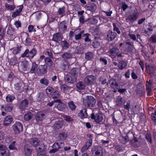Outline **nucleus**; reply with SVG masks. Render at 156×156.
Masks as SVG:
<instances>
[{
  "mask_svg": "<svg viewBox=\"0 0 156 156\" xmlns=\"http://www.w3.org/2000/svg\"><path fill=\"white\" fill-rule=\"evenodd\" d=\"M76 68L73 69L70 72L67 74L65 77L66 80L69 83H73L76 81V76L77 73H76Z\"/></svg>",
  "mask_w": 156,
  "mask_h": 156,
  "instance_id": "nucleus-1",
  "label": "nucleus"
},
{
  "mask_svg": "<svg viewBox=\"0 0 156 156\" xmlns=\"http://www.w3.org/2000/svg\"><path fill=\"white\" fill-rule=\"evenodd\" d=\"M83 105L87 107H92L94 105L96 102V101L93 97L91 96H87L85 98L83 99Z\"/></svg>",
  "mask_w": 156,
  "mask_h": 156,
  "instance_id": "nucleus-2",
  "label": "nucleus"
},
{
  "mask_svg": "<svg viewBox=\"0 0 156 156\" xmlns=\"http://www.w3.org/2000/svg\"><path fill=\"white\" fill-rule=\"evenodd\" d=\"M64 145V143L62 142H55L52 146L53 149L49 151V153H54L57 152L60 148H62Z\"/></svg>",
  "mask_w": 156,
  "mask_h": 156,
  "instance_id": "nucleus-3",
  "label": "nucleus"
},
{
  "mask_svg": "<svg viewBox=\"0 0 156 156\" xmlns=\"http://www.w3.org/2000/svg\"><path fill=\"white\" fill-rule=\"evenodd\" d=\"M110 84L112 88L113 89H118L119 88V83L117 82L115 79L112 78L109 80L107 83V85Z\"/></svg>",
  "mask_w": 156,
  "mask_h": 156,
  "instance_id": "nucleus-4",
  "label": "nucleus"
},
{
  "mask_svg": "<svg viewBox=\"0 0 156 156\" xmlns=\"http://www.w3.org/2000/svg\"><path fill=\"white\" fill-rule=\"evenodd\" d=\"M14 132L17 133H19L23 129V126L21 123L16 122L12 126Z\"/></svg>",
  "mask_w": 156,
  "mask_h": 156,
  "instance_id": "nucleus-5",
  "label": "nucleus"
},
{
  "mask_svg": "<svg viewBox=\"0 0 156 156\" xmlns=\"http://www.w3.org/2000/svg\"><path fill=\"white\" fill-rule=\"evenodd\" d=\"M96 79L95 76L92 75H90L87 76L85 78L84 81L87 84H91L94 83Z\"/></svg>",
  "mask_w": 156,
  "mask_h": 156,
  "instance_id": "nucleus-6",
  "label": "nucleus"
},
{
  "mask_svg": "<svg viewBox=\"0 0 156 156\" xmlns=\"http://www.w3.org/2000/svg\"><path fill=\"white\" fill-rule=\"evenodd\" d=\"M45 118V114L43 112H38L35 115V119L37 122L42 121Z\"/></svg>",
  "mask_w": 156,
  "mask_h": 156,
  "instance_id": "nucleus-7",
  "label": "nucleus"
},
{
  "mask_svg": "<svg viewBox=\"0 0 156 156\" xmlns=\"http://www.w3.org/2000/svg\"><path fill=\"white\" fill-rule=\"evenodd\" d=\"M138 16V14L137 13H135L129 16L126 19V20L127 22H130L133 23L136 20Z\"/></svg>",
  "mask_w": 156,
  "mask_h": 156,
  "instance_id": "nucleus-8",
  "label": "nucleus"
},
{
  "mask_svg": "<svg viewBox=\"0 0 156 156\" xmlns=\"http://www.w3.org/2000/svg\"><path fill=\"white\" fill-rule=\"evenodd\" d=\"M55 101L56 103H58V104L57 107L58 110L61 111H62L65 110L66 106L60 100L57 99Z\"/></svg>",
  "mask_w": 156,
  "mask_h": 156,
  "instance_id": "nucleus-9",
  "label": "nucleus"
},
{
  "mask_svg": "<svg viewBox=\"0 0 156 156\" xmlns=\"http://www.w3.org/2000/svg\"><path fill=\"white\" fill-rule=\"evenodd\" d=\"M116 35V33L112 30H109L107 35V39L109 41H112L115 39Z\"/></svg>",
  "mask_w": 156,
  "mask_h": 156,
  "instance_id": "nucleus-10",
  "label": "nucleus"
},
{
  "mask_svg": "<svg viewBox=\"0 0 156 156\" xmlns=\"http://www.w3.org/2000/svg\"><path fill=\"white\" fill-rule=\"evenodd\" d=\"M62 37V36L61 33H57L53 35L52 40L56 42H58L59 41H61Z\"/></svg>",
  "mask_w": 156,
  "mask_h": 156,
  "instance_id": "nucleus-11",
  "label": "nucleus"
},
{
  "mask_svg": "<svg viewBox=\"0 0 156 156\" xmlns=\"http://www.w3.org/2000/svg\"><path fill=\"white\" fill-rule=\"evenodd\" d=\"M13 105H12L7 104L4 106L2 105L1 107L2 109L4 108V110L7 112H11L13 109Z\"/></svg>",
  "mask_w": 156,
  "mask_h": 156,
  "instance_id": "nucleus-12",
  "label": "nucleus"
},
{
  "mask_svg": "<svg viewBox=\"0 0 156 156\" xmlns=\"http://www.w3.org/2000/svg\"><path fill=\"white\" fill-rule=\"evenodd\" d=\"M119 52V49L117 48H114L111 49L108 52L111 56H115L118 54Z\"/></svg>",
  "mask_w": 156,
  "mask_h": 156,
  "instance_id": "nucleus-13",
  "label": "nucleus"
},
{
  "mask_svg": "<svg viewBox=\"0 0 156 156\" xmlns=\"http://www.w3.org/2000/svg\"><path fill=\"white\" fill-rule=\"evenodd\" d=\"M23 8V5H20L18 9L16 10L15 12L12 13V17L15 18L16 16H20V12L22 11Z\"/></svg>",
  "mask_w": 156,
  "mask_h": 156,
  "instance_id": "nucleus-14",
  "label": "nucleus"
},
{
  "mask_svg": "<svg viewBox=\"0 0 156 156\" xmlns=\"http://www.w3.org/2000/svg\"><path fill=\"white\" fill-rule=\"evenodd\" d=\"M44 146L42 148L41 147H39L37 149V156H46V152Z\"/></svg>",
  "mask_w": 156,
  "mask_h": 156,
  "instance_id": "nucleus-15",
  "label": "nucleus"
},
{
  "mask_svg": "<svg viewBox=\"0 0 156 156\" xmlns=\"http://www.w3.org/2000/svg\"><path fill=\"white\" fill-rule=\"evenodd\" d=\"M79 116L82 119L87 118L88 116L87 109L83 108L81 110L79 113Z\"/></svg>",
  "mask_w": 156,
  "mask_h": 156,
  "instance_id": "nucleus-16",
  "label": "nucleus"
},
{
  "mask_svg": "<svg viewBox=\"0 0 156 156\" xmlns=\"http://www.w3.org/2000/svg\"><path fill=\"white\" fill-rule=\"evenodd\" d=\"M13 120V118L11 116H8L5 117L4 121V124L8 126L11 123Z\"/></svg>",
  "mask_w": 156,
  "mask_h": 156,
  "instance_id": "nucleus-17",
  "label": "nucleus"
},
{
  "mask_svg": "<svg viewBox=\"0 0 156 156\" xmlns=\"http://www.w3.org/2000/svg\"><path fill=\"white\" fill-rule=\"evenodd\" d=\"M30 144L34 147H36L38 145L39 142V140L37 138H34L31 139L30 140Z\"/></svg>",
  "mask_w": 156,
  "mask_h": 156,
  "instance_id": "nucleus-18",
  "label": "nucleus"
},
{
  "mask_svg": "<svg viewBox=\"0 0 156 156\" xmlns=\"http://www.w3.org/2000/svg\"><path fill=\"white\" fill-rule=\"evenodd\" d=\"M152 83L150 80L147 81L146 84V89L147 92V95H149L151 93L152 87Z\"/></svg>",
  "mask_w": 156,
  "mask_h": 156,
  "instance_id": "nucleus-19",
  "label": "nucleus"
},
{
  "mask_svg": "<svg viewBox=\"0 0 156 156\" xmlns=\"http://www.w3.org/2000/svg\"><path fill=\"white\" fill-rule=\"evenodd\" d=\"M32 150L27 145H25L24 146V152L26 156H30L31 154Z\"/></svg>",
  "mask_w": 156,
  "mask_h": 156,
  "instance_id": "nucleus-20",
  "label": "nucleus"
},
{
  "mask_svg": "<svg viewBox=\"0 0 156 156\" xmlns=\"http://www.w3.org/2000/svg\"><path fill=\"white\" fill-rule=\"evenodd\" d=\"M119 140L122 143L125 144L129 140L128 136L127 135L126 136H120L119 137Z\"/></svg>",
  "mask_w": 156,
  "mask_h": 156,
  "instance_id": "nucleus-21",
  "label": "nucleus"
},
{
  "mask_svg": "<svg viewBox=\"0 0 156 156\" xmlns=\"http://www.w3.org/2000/svg\"><path fill=\"white\" fill-rule=\"evenodd\" d=\"M28 101L26 99H24L21 102L20 105V107L22 109L24 110L28 106Z\"/></svg>",
  "mask_w": 156,
  "mask_h": 156,
  "instance_id": "nucleus-22",
  "label": "nucleus"
},
{
  "mask_svg": "<svg viewBox=\"0 0 156 156\" xmlns=\"http://www.w3.org/2000/svg\"><path fill=\"white\" fill-rule=\"evenodd\" d=\"M33 116L34 114L32 112H28L24 115V120L26 121H29L32 119Z\"/></svg>",
  "mask_w": 156,
  "mask_h": 156,
  "instance_id": "nucleus-23",
  "label": "nucleus"
},
{
  "mask_svg": "<svg viewBox=\"0 0 156 156\" xmlns=\"http://www.w3.org/2000/svg\"><path fill=\"white\" fill-rule=\"evenodd\" d=\"M153 30L152 27L149 24L146 26V28L144 30V33L148 35H149L151 34V32Z\"/></svg>",
  "mask_w": 156,
  "mask_h": 156,
  "instance_id": "nucleus-24",
  "label": "nucleus"
},
{
  "mask_svg": "<svg viewBox=\"0 0 156 156\" xmlns=\"http://www.w3.org/2000/svg\"><path fill=\"white\" fill-rule=\"evenodd\" d=\"M37 53V50L35 48H33L31 51H29L28 58L30 59H32Z\"/></svg>",
  "mask_w": 156,
  "mask_h": 156,
  "instance_id": "nucleus-25",
  "label": "nucleus"
},
{
  "mask_svg": "<svg viewBox=\"0 0 156 156\" xmlns=\"http://www.w3.org/2000/svg\"><path fill=\"white\" fill-rule=\"evenodd\" d=\"M15 95L14 94H8L6 97V101L7 102H12L15 99Z\"/></svg>",
  "mask_w": 156,
  "mask_h": 156,
  "instance_id": "nucleus-26",
  "label": "nucleus"
},
{
  "mask_svg": "<svg viewBox=\"0 0 156 156\" xmlns=\"http://www.w3.org/2000/svg\"><path fill=\"white\" fill-rule=\"evenodd\" d=\"M124 100L121 97L119 96L116 100V105L120 106L124 104Z\"/></svg>",
  "mask_w": 156,
  "mask_h": 156,
  "instance_id": "nucleus-27",
  "label": "nucleus"
},
{
  "mask_svg": "<svg viewBox=\"0 0 156 156\" xmlns=\"http://www.w3.org/2000/svg\"><path fill=\"white\" fill-rule=\"evenodd\" d=\"M62 46V49L64 50H67L69 46V43L66 41L64 40L61 42Z\"/></svg>",
  "mask_w": 156,
  "mask_h": 156,
  "instance_id": "nucleus-28",
  "label": "nucleus"
},
{
  "mask_svg": "<svg viewBox=\"0 0 156 156\" xmlns=\"http://www.w3.org/2000/svg\"><path fill=\"white\" fill-rule=\"evenodd\" d=\"M91 146V143L86 142L84 146L81 149V152H83L86 151Z\"/></svg>",
  "mask_w": 156,
  "mask_h": 156,
  "instance_id": "nucleus-29",
  "label": "nucleus"
},
{
  "mask_svg": "<svg viewBox=\"0 0 156 156\" xmlns=\"http://www.w3.org/2000/svg\"><path fill=\"white\" fill-rule=\"evenodd\" d=\"M127 64L125 62L123 61H120L119 62L118 67L119 69L122 70L125 68Z\"/></svg>",
  "mask_w": 156,
  "mask_h": 156,
  "instance_id": "nucleus-30",
  "label": "nucleus"
},
{
  "mask_svg": "<svg viewBox=\"0 0 156 156\" xmlns=\"http://www.w3.org/2000/svg\"><path fill=\"white\" fill-rule=\"evenodd\" d=\"M105 121L103 114L101 113H98V123L103 124Z\"/></svg>",
  "mask_w": 156,
  "mask_h": 156,
  "instance_id": "nucleus-31",
  "label": "nucleus"
},
{
  "mask_svg": "<svg viewBox=\"0 0 156 156\" xmlns=\"http://www.w3.org/2000/svg\"><path fill=\"white\" fill-rule=\"evenodd\" d=\"M38 66V65L35 62H33L32 64V66L30 72L32 74L34 73L35 71L37 69Z\"/></svg>",
  "mask_w": 156,
  "mask_h": 156,
  "instance_id": "nucleus-32",
  "label": "nucleus"
},
{
  "mask_svg": "<svg viewBox=\"0 0 156 156\" xmlns=\"http://www.w3.org/2000/svg\"><path fill=\"white\" fill-rule=\"evenodd\" d=\"M68 105L69 109L72 111L75 110L76 108V106L73 101L69 102Z\"/></svg>",
  "mask_w": 156,
  "mask_h": 156,
  "instance_id": "nucleus-33",
  "label": "nucleus"
},
{
  "mask_svg": "<svg viewBox=\"0 0 156 156\" xmlns=\"http://www.w3.org/2000/svg\"><path fill=\"white\" fill-rule=\"evenodd\" d=\"M93 57V54L90 52L86 53L85 54V59L88 60H91Z\"/></svg>",
  "mask_w": 156,
  "mask_h": 156,
  "instance_id": "nucleus-34",
  "label": "nucleus"
},
{
  "mask_svg": "<svg viewBox=\"0 0 156 156\" xmlns=\"http://www.w3.org/2000/svg\"><path fill=\"white\" fill-rule=\"evenodd\" d=\"M45 63L48 66L51 67L52 65L53 62L50 58L48 57H46L44 58Z\"/></svg>",
  "mask_w": 156,
  "mask_h": 156,
  "instance_id": "nucleus-35",
  "label": "nucleus"
},
{
  "mask_svg": "<svg viewBox=\"0 0 156 156\" xmlns=\"http://www.w3.org/2000/svg\"><path fill=\"white\" fill-rule=\"evenodd\" d=\"M40 82L41 84L47 86L48 85L49 82L48 79L45 78H43L40 80Z\"/></svg>",
  "mask_w": 156,
  "mask_h": 156,
  "instance_id": "nucleus-36",
  "label": "nucleus"
},
{
  "mask_svg": "<svg viewBox=\"0 0 156 156\" xmlns=\"http://www.w3.org/2000/svg\"><path fill=\"white\" fill-rule=\"evenodd\" d=\"M76 87L78 89L83 90L85 87V86L83 82L79 81L76 84Z\"/></svg>",
  "mask_w": 156,
  "mask_h": 156,
  "instance_id": "nucleus-37",
  "label": "nucleus"
},
{
  "mask_svg": "<svg viewBox=\"0 0 156 156\" xmlns=\"http://www.w3.org/2000/svg\"><path fill=\"white\" fill-rule=\"evenodd\" d=\"M28 62L25 61L22 62L21 64L22 70L24 71H26L28 69Z\"/></svg>",
  "mask_w": 156,
  "mask_h": 156,
  "instance_id": "nucleus-38",
  "label": "nucleus"
},
{
  "mask_svg": "<svg viewBox=\"0 0 156 156\" xmlns=\"http://www.w3.org/2000/svg\"><path fill=\"white\" fill-rule=\"evenodd\" d=\"M62 122L61 121H58L54 124V127L56 129H59L62 127Z\"/></svg>",
  "mask_w": 156,
  "mask_h": 156,
  "instance_id": "nucleus-39",
  "label": "nucleus"
},
{
  "mask_svg": "<svg viewBox=\"0 0 156 156\" xmlns=\"http://www.w3.org/2000/svg\"><path fill=\"white\" fill-rule=\"evenodd\" d=\"M62 58L65 60L68 59L72 58V55L68 53H64L62 55Z\"/></svg>",
  "mask_w": 156,
  "mask_h": 156,
  "instance_id": "nucleus-40",
  "label": "nucleus"
},
{
  "mask_svg": "<svg viewBox=\"0 0 156 156\" xmlns=\"http://www.w3.org/2000/svg\"><path fill=\"white\" fill-rule=\"evenodd\" d=\"M9 150L6 148L0 152V154L2 156H9Z\"/></svg>",
  "mask_w": 156,
  "mask_h": 156,
  "instance_id": "nucleus-41",
  "label": "nucleus"
},
{
  "mask_svg": "<svg viewBox=\"0 0 156 156\" xmlns=\"http://www.w3.org/2000/svg\"><path fill=\"white\" fill-rule=\"evenodd\" d=\"M60 95L59 91L58 90H55L53 92L51 96L52 98L54 99L59 98Z\"/></svg>",
  "mask_w": 156,
  "mask_h": 156,
  "instance_id": "nucleus-42",
  "label": "nucleus"
},
{
  "mask_svg": "<svg viewBox=\"0 0 156 156\" xmlns=\"http://www.w3.org/2000/svg\"><path fill=\"white\" fill-rule=\"evenodd\" d=\"M67 136L66 133L63 132L60 133L58 135V137L61 140H64L66 139Z\"/></svg>",
  "mask_w": 156,
  "mask_h": 156,
  "instance_id": "nucleus-43",
  "label": "nucleus"
},
{
  "mask_svg": "<svg viewBox=\"0 0 156 156\" xmlns=\"http://www.w3.org/2000/svg\"><path fill=\"white\" fill-rule=\"evenodd\" d=\"M60 88L61 90L64 92H66L67 90H69L70 87L67 86L65 84H62L60 86Z\"/></svg>",
  "mask_w": 156,
  "mask_h": 156,
  "instance_id": "nucleus-44",
  "label": "nucleus"
},
{
  "mask_svg": "<svg viewBox=\"0 0 156 156\" xmlns=\"http://www.w3.org/2000/svg\"><path fill=\"white\" fill-rule=\"evenodd\" d=\"M67 28L66 25L64 23V22L61 23L59 26V30L62 31H64Z\"/></svg>",
  "mask_w": 156,
  "mask_h": 156,
  "instance_id": "nucleus-45",
  "label": "nucleus"
},
{
  "mask_svg": "<svg viewBox=\"0 0 156 156\" xmlns=\"http://www.w3.org/2000/svg\"><path fill=\"white\" fill-rule=\"evenodd\" d=\"M76 52L78 53L81 54L83 52V47L82 44H80L79 46L76 47Z\"/></svg>",
  "mask_w": 156,
  "mask_h": 156,
  "instance_id": "nucleus-46",
  "label": "nucleus"
},
{
  "mask_svg": "<svg viewBox=\"0 0 156 156\" xmlns=\"http://www.w3.org/2000/svg\"><path fill=\"white\" fill-rule=\"evenodd\" d=\"M90 35L88 33L85 34L83 35V37H85L84 39L85 42H90L91 41V39H90L89 37Z\"/></svg>",
  "mask_w": 156,
  "mask_h": 156,
  "instance_id": "nucleus-47",
  "label": "nucleus"
},
{
  "mask_svg": "<svg viewBox=\"0 0 156 156\" xmlns=\"http://www.w3.org/2000/svg\"><path fill=\"white\" fill-rule=\"evenodd\" d=\"M14 29L12 27H9L7 32V34L10 36H12L14 33Z\"/></svg>",
  "mask_w": 156,
  "mask_h": 156,
  "instance_id": "nucleus-48",
  "label": "nucleus"
},
{
  "mask_svg": "<svg viewBox=\"0 0 156 156\" xmlns=\"http://www.w3.org/2000/svg\"><path fill=\"white\" fill-rule=\"evenodd\" d=\"M149 41L151 42L155 43L156 42V34L153 35L150 38Z\"/></svg>",
  "mask_w": 156,
  "mask_h": 156,
  "instance_id": "nucleus-49",
  "label": "nucleus"
},
{
  "mask_svg": "<svg viewBox=\"0 0 156 156\" xmlns=\"http://www.w3.org/2000/svg\"><path fill=\"white\" fill-rule=\"evenodd\" d=\"M11 50H12V52L13 54H16L20 50V47H17L13 48V49H12Z\"/></svg>",
  "mask_w": 156,
  "mask_h": 156,
  "instance_id": "nucleus-50",
  "label": "nucleus"
},
{
  "mask_svg": "<svg viewBox=\"0 0 156 156\" xmlns=\"http://www.w3.org/2000/svg\"><path fill=\"white\" fill-rule=\"evenodd\" d=\"M53 88L52 87H48L46 89V92L48 95H50L53 91Z\"/></svg>",
  "mask_w": 156,
  "mask_h": 156,
  "instance_id": "nucleus-51",
  "label": "nucleus"
},
{
  "mask_svg": "<svg viewBox=\"0 0 156 156\" xmlns=\"http://www.w3.org/2000/svg\"><path fill=\"white\" fill-rule=\"evenodd\" d=\"M103 148L100 146H98V156H103Z\"/></svg>",
  "mask_w": 156,
  "mask_h": 156,
  "instance_id": "nucleus-52",
  "label": "nucleus"
},
{
  "mask_svg": "<svg viewBox=\"0 0 156 156\" xmlns=\"http://www.w3.org/2000/svg\"><path fill=\"white\" fill-rule=\"evenodd\" d=\"M29 52V50L28 49H26L24 52L21 55V57L22 58L26 57L28 58Z\"/></svg>",
  "mask_w": 156,
  "mask_h": 156,
  "instance_id": "nucleus-53",
  "label": "nucleus"
},
{
  "mask_svg": "<svg viewBox=\"0 0 156 156\" xmlns=\"http://www.w3.org/2000/svg\"><path fill=\"white\" fill-rule=\"evenodd\" d=\"M145 138L151 144L152 142V140L151 139V135L150 133H148L146 134Z\"/></svg>",
  "mask_w": 156,
  "mask_h": 156,
  "instance_id": "nucleus-54",
  "label": "nucleus"
},
{
  "mask_svg": "<svg viewBox=\"0 0 156 156\" xmlns=\"http://www.w3.org/2000/svg\"><path fill=\"white\" fill-rule=\"evenodd\" d=\"M5 7L7 9L10 10H13L15 8V6L14 5H10L8 4H5Z\"/></svg>",
  "mask_w": 156,
  "mask_h": 156,
  "instance_id": "nucleus-55",
  "label": "nucleus"
},
{
  "mask_svg": "<svg viewBox=\"0 0 156 156\" xmlns=\"http://www.w3.org/2000/svg\"><path fill=\"white\" fill-rule=\"evenodd\" d=\"M113 30L117 32L119 34L121 33V32L119 30V29L116 26L115 23H114L113 24Z\"/></svg>",
  "mask_w": 156,
  "mask_h": 156,
  "instance_id": "nucleus-56",
  "label": "nucleus"
},
{
  "mask_svg": "<svg viewBox=\"0 0 156 156\" xmlns=\"http://www.w3.org/2000/svg\"><path fill=\"white\" fill-rule=\"evenodd\" d=\"M15 141L12 142V144L9 146V148L10 149L15 150L16 149V147L15 146Z\"/></svg>",
  "mask_w": 156,
  "mask_h": 156,
  "instance_id": "nucleus-57",
  "label": "nucleus"
},
{
  "mask_svg": "<svg viewBox=\"0 0 156 156\" xmlns=\"http://www.w3.org/2000/svg\"><path fill=\"white\" fill-rule=\"evenodd\" d=\"M65 8L63 7L62 8H59L58 11V12L59 14H64L65 12Z\"/></svg>",
  "mask_w": 156,
  "mask_h": 156,
  "instance_id": "nucleus-58",
  "label": "nucleus"
},
{
  "mask_svg": "<svg viewBox=\"0 0 156 156\" xmlns=\"http://www.w3.org/2000/svg\"><path fill=\"white\" fill-rule=\"evenodd\" d=\"M151 119L156 123V111L155 113H153L151 114Z\"/></svg>",
  "mask_w": 156,
  "mask_h": 156,
  "instance_id": "nucleus-59",
  "label": "nucleus"
},
{
  "mask_svg": "<svg viewBox=\"0 0 156 156\" xmlns=\"http://www.w3.org/2000/svg\"><path fill=\"white\" fill-rule=\"evenodd\" d=\"M93 154L94 156H97L98 155V150L95 147H94L92 149Z\"/></svg>",
  "mask_w": 156,
  "mask_h": 156,
  "instance_id": "nucleus-60",
  "label": "nucleus"
},
{
  "mask_svg": "<svg viewBox=\"0 0 156 156\" xmlns=\"http://www.w3.org/2000/svg\"><path fill=\"white\" fill-rule=\"evenodd\" d=\"M64 119L68 122H71L73 121V119L67 115H64Z\"/></svg>",
  "mask_w": 156,
  "mask_h": 156,
  "instance_id": "nucleus-61",
  "label": "nucleus"
},
{
  "mask_svg": "<svg viewBox=\"0 0 156 156\" xmlns=\"http://www.w3.org/2000/svg\"><path fill=\"white\" fill-rule=\"evenodd\" d=\"M14 24L17 28L21 27V23L20 21H17L15 22Z\"/></svg>",
  "mask_w": 156,
  "mask_h": 156,
  "instance_id": "nucleus-62",
  "label": "nucleus"
},
{
  "mask_svg": "<svg viewBox=\"0 0 156 156\" xmlns=\"http://www.w3.org/2000/svg\"><path fill=\"white\" fill-rule=\"evenodd\" d=\"M99 60L102 63H103L105 65H106L107 64V61L105 58H104L102 57L100 58Z\"/></svg>",
  "mask_w": 156,
  "mask_h": 156,
  "instance_id": "nucleus-63",
  "label": "nucleus"
},
{
  "mask_svg": "<svg viewBox=\"0 0 156 156\" xmlns=\"http://www.w3.org/2000/svg\"><path fill=\"white\" fill-rule=\"evenodd\" d=\"M28 31L29 32H31L32 31H35L36 30H34V26L32 25H30L28 27Z\"/></svg>",
  "mask_w": 156,
  "mask_h": 156,
  "instance_id": "nucleus-64",
  "label": "nucleus"
}]
</instances>
